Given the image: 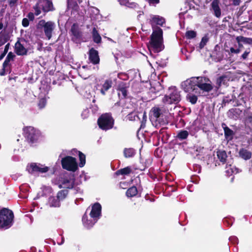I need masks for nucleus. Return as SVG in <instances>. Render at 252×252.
<instances>
[{"label":"nucleus","mask_w":252,"mask_h":252,"mask_svg":"<svg viewBox=\"0 0 252 252\" xmlns=\"http://www.w3.org/2000/svg\"><path fill=\"white\" fill-rule=\"evenodd\" d=\"M120 4L122 5H125L129 8H136L137 4L134 2L130 1V0H118Z\"/></svg>","instance_id":"23"},{"label":"nucleus","mask_w":252,"mask_h":252,"mask_svg":"<svg viewBox=\"0 0 252 252\" xmlns=\"http://www.w3.org/2000/svg\"><path fill=\"white\" fill-rule=\"evenodd\" d=\"M245 123L247 125H252V113L249 114L245 118Z\"/></svg>","instance_id":"35"},{"label":"nucleus","mask_w":252,"mask_h":252,"mask_svg":"<svg viewBox=\"0 0 252 252\" xmlns=\"http://www.w3.org/2000/svg\"><path fill=\"white\" fill-rule=\"evenodd\" d=\"M27 170L31 174H34L37 173H46L48 171L49 168L40 164L32 163L27 166Z\"/></svg>","instance_id":"13"},{"label":"nucleus","mask_w":252,"mask_h":252,"mask_svg":"<svg viewBox=\"0 0 252 252\" xmlns=\"http://www.w3.org/2000/svg\"><path fill=\"white\" fill-rule=\"evenodd\" d=\"M229 241L233 243V244H238V239L235 236H231L229 237Z\"/></svg>","instance_id":"42"},{"label":"nucleus","mask_w":252,"mask_h":252,"mask_svg":"<svg viewBox=\"0 0 252 252\" xmlns=\"http://www.w3.org/2000/svg\"><path fill=\"white\" fill-rule=\"evenodd\" d=\"M6 67H3L2 71L0 72V75L3 76L5 74V70H6Z\"/></svg>","instance_id":"54"},{"label":"nucleus","mask_w":252,"mask_h":252,"mask_svg":"<svg viewBox=\"0 0 252 252\" xmlns=\"http://www.w3.org/2000/svg\"><path fill=\"white\" fill-rule=\"evenodd\" d=\"M9 46H10V44L9 43H7L5 46L4 51H3V53H4V54H6V53H7V52H8V51L9 50Z\"/></svg>","instance_id":"51"},{"label":"nucleus","mask_w":252,"mask_h":252,"mask_svg":"<svg viewBox=\"0 0 252 252\" xmlns=\"http://www.w3.org/2000/svg\"><path fill=\"white\" fill-rule=\"evenodd\" d=\"M250 53V49H248V50H246L245 51V52L243 54V55H242L241 58L243 60H246L247 58Z\"/></svg>","instance_id":"40"},{"label":"nucleus","mask_w":252,"mask_h":252,"mask_svg":"<svg viewBox=\"0 0 252 252\" xmlns=\"http://www.w3.org/2000/svg\"><path fill=\"white\" fill-rule=\"evenodd\" d=\"M34 14L36 16L41 13V9L44 12L53 11L55 9L52 2L50 0H38L37 3L33 7Z\"/></svg>","instance_id":"7"},{"label":"nucleus","mask_w":252,"mask_h":252,"mask_svg":"<svg viewBox=\"0 0 252 252\" xmlns=\"http://www.w3.org/2000/svg\"><path fill=\"white\" fill-rule=\"evenodd\" d=\"M6 41V40L3 41L0 38V47L3 45Z\"/></svg>","instance_id":"57"},{"label":"nucleus","mask_w":252,"mask_h":252,"mask_svg":"<svg viewBox=\"0 0 252 252\" xmlns=\"http://www.w3.org/2000/svg\"><path fill=\"white\" fill-rule=\"evenodd\" d=\"M226 139L229 141L233 139L234 132L228 127H223Z\"/></svg>","instance_id":"25"},{"label":"nucleus","mask_w":252,"mask_h":252,"mask_svg":"<svg viewBox=\"0 0 252 252\" xmlns=\"http://www.w3.org/2000/svg\"><path fill=\"white\" fill-rule=\"evenodd\" d=\"M131 172V169L130 167L127 166L126 167L124 168L123 169H121L116 171V174L117 175H128Z\"/></svg>","instance_id":"30"},{"label":"nucleus","mask_w":252,"mask_h":252,"mask_svg":"<svg viewBox=\"0 0 252 252\" xmlns=\"http://www.w3.org/2000/svg\"><path fill=\"white\" fill-rule=\"evenodd\" d=\"M22 25L24 27H27L29 25V19L27 18H24L22 20Z\"/></svg>","instance_id":"43"},{"label":"nucleus","mask_w":252,"mask_h":252,"mask_svg":"<svg viewBox=\"0 0 252 252\" xmlns=\"http://www.w3.org/2000/svg\"><path fill=\"white\" fill-rule=\"evenodd\" d=\"M229 77L227 75H222L219 77L217 80V84L218 87H220L221 85H225L229 81Z\"/></svg>","instance_id":"24"},{"label":"nucleus","mask_w":252,"mask_h":252,"mask_svg":"<svg viewBox=\"0 0 252 252\" xmlns=\"http://www.w3.org/2000/svg\"><path fill=\"white\" fill-rule=\"evenodd\" d=\"M15 49L16 53L18 55L23 56L27 54V50L19 41H17L15 43Z\"/></svg>","instance_id":"18"},{"label":"nucleus","mask_w":252,"mask_h":252,"mask_svg":"<svg viewBox=\"0 0 252 252\" xmlns=\"http://www.w3.org/2000/svg\"><path fill=\"white\" fill-rule=\"evenodd\" d=\"M239 111V110L238 109H232V110H230L229 111L228 115H229V117H230L231 114H233V113L238 114Z\"/></svg>","instance_id":"47"},{"label":"nucleus","mask_w":252,"mask_h":252,"mask_svg":"<svg viewBox=\"0 0 252 252\" xmlns=\"http://www.w3.org/2000/svg\"><path fill=\"white\" fill-rule=\"evenodd\" d=\"M92 36L93 40L96 43H100L101 41V37L98 33L95 28H94L92 31Z\"/></svg>","instance_id":"27"},{"label":"nucleus","mask_w":252,"mask_h":252,"mask_svg":"<svg viewBox=\"0 0 252 252\" xmlns=\"http://www.w3.org/2000/svg\"><path fill=\"white\" fill-rule=\"evenodd\" d=\"M23 132L25 138L29 142H34L40 136L39 132L34 127H24Z\"/></svg>","instance_id":"11"},{"label":"nucleus","mask_w":252,"mask_h":252,"mask_svg":"<svg viewBox=\"0 0 252 252\" xmlns=\"http://www.w3.org/2000/svg\"><path fill=\"white\" fill-rule=\"evenodd\" d=\"M182 88L187 93V99L194 104L197 100V95H200L202 93L209 92L213 87L210 80L206 77H193L183 82Z\"/></svg>","instance_id":"1"},{"label":"nucleus","mask_w":252,"mask_h":252,"mask_svg":"<svg viewBox=\"0 0 252 252\" xmlns=\"http://www.w3.org/2000/svg\"><path fill=\"white\" fill-rule=\"evenodd\" d=\"M15 57V55L13 53L11 52H9L3 63L2 67H7L9 65V62L11 61H13Z\"/></svg>","instance_id":"29"},{"label":"nucleus","mask_w":252,"mask_h":252,"mask_svg":"<svg viewBox=\"0 0 252 252\" xmlns=\"http://www.w3.org/2000/svg\"><path fill=\"white\" fill-rule=\"evenodd\" d=\"M14 215L12 211L7 208L0 210V227L8 228L12 224Z\"/></svg>","instance_id":"6"},{"label":"nucleus","mask_w":252,"mask_h":252,"mask_svg":"<svg viewBox=\"0 0 252 252\" xmlns=\"http://www.w3.org/2000/svg\"><path fill=\"white\" fill-rule=\"evenodd\" d=\"M27 17L30 21H33L34 19V14L32 12H30L28 13Z\"/></svg>","instance_id":"45"},{"label":"nucleus","mask_w":252,"mask_h":252,"mask_svg":"<svg viewBox=\"0 0 252 252\" xmlns=\"http://www.w3.org/2000/svg\"><path fill=\"white\" fill-rule=\"evenodd\" d=\"M89 113V110L87 109L84 110L82 114V115H87Z\"/></svg>","instance_id":"58"},{"label":"nucleus","mask_w":252,"mask_h":252,"mask_svg":"<svg viewBox=\"0 0 252 252\" xmlns=\"http://www.w3.org/2000/svg\"><path fill=\"white\" fill-rule=\"evenodd\" d=\"M89 60L91 63L94 64H96L99 63V57L98 52L94 48H92L89 51Z\"/></svg>","instance_id":"14"},{"label":"nucleus","mask_w":252,"mask_h":252,"mask_svg":"<svg viewBox=\"0 0 252 252\" xmlns=\"http://www.w3.org/2000/svg\"><path fill=\"white\" fill-rule=\"evenodd\" d=\"M233 222V218H225L223 220V223L225 225H226L227 226H231L232 225Z\"/></svg>","instance_id":"37"},{"label":"nucleus","mask_w":252,"mask_h":252,"mask_svg":"<svg viewBox=\"0 0 252 252\" xmlns=\"http://www.w3.org/2000/svg\"><path fill=\"white\" fill-rule=\"evenodd\" d=\"M64 242V238L63 237H62V242L61 243H59V245H62L63 243Z\"/></svg>","instance_id":"62"},{"label":"nucleus","mask_w":252,"mask_h":252,"mask_svg":"<svg viewBox=\"0 0 252 252\" xmlns=\"http://www.w3.org/2000/svg\"><path fill=\"white\" fill-rule=\"evenodd\" d=\"M219 4V0H213L211 4V9L213 10L214 15L217 18H220L221 16V9Z\"/></svg>","instance_id":"16"},{"label":"nucleus","mask_w":252,"mask_h":252,"mask_svg":"<svg viewBox=\"0 0 252 252\" xmlns=\"http://www.w3.org/2000/svg\"><path fill=\"white\" fill-rule=\"evenodd\" d=\"M148 2L150 4L155 5L159 3V0H148Z\"/></svg>","instance_id":"48"},{"label":"nucleus","mask_w":252,"mask_h":252,"mask_svg":"<svg viewBox=\"0 0 252 252\" xmlns=\"http://www.w3.org/2000/svg\"><path fill=\"white\" fill-rule=\"evenodd\" d=\"M48 204L51 207H58L60 206V201L57 197L54 196L49 198Z\"/></svg>","instance_id":"22"},{"label":"nucleus","mask_w":252,"mask_h":252,"mask_svg":"<svg viewBox=\"0 0 252 252\" xmlns=\"http://www.w3.org/2000/svg\"><path fill=\"white\" fill-rule=\"evenodd\" d=\"M68 194V191L67 190H62L60 191L58 194L57 197L60 201L64 199Z\"/></svg>","instance_id":"32"},{"label":"nucleus","mask_w":252,"mask_h":252,"mask_svg":"<svg viewBox=\"0 0 252 252\" xmlns=\"http://www.w3.org/2000/svg\"><path fill=\"white\" fill-rule=\"evenodd\" d=\"M238 46L239 49L243 47L242 44H241L240 42L238 43Z\"/></svg>","instance_id":"61"},{"label":"nucleus","mask_w":252,"mask_h":252,"mask_svg":"<svg viewBox=\"0 0 252 252\" xmlns=\"http://www.w3.org/2000/svg\"><path fill=\"white\" fill-rule=\"evenodd\" d=\"M196 35V33L193 31H189L186 33V36L188 39L194 38Z\"/></svg>","instance_id":"34"},{"label":"nucleus","mask_w":252,"mask_h":252,"mask_svg":"<svg viewBox=\"0 0 252 252\" xmlns=\"http://www.w3.org/2000/svg\"><path fill=\"white\" fill-rule=\"evenodd\" d=\"M135 153V150L131 148H125L124 150V155L125 157L126 158H129L134 157Z\"/></svg>","instance_id":"26"},{"label":"nucleus","mask_w":252,"mask_h":252,"mask_svg":"<svg viewBox=\"0 0 252 252\" xmlns=\"http://www.w3.org/2000/svg\"><path fill=\"white\" fill-rule=\"evenodd\" d=\"M114 122L111 113H105L98 118L97 122L98 126H113Z\"/></svg>","instance_id":"12"},{"label":"nucleus","mask_w":252,"mask_h":252,"mask_svg":"<svg viewBox=\"0 0 252 252\" xmlns=\"http://www.w3.org/2000/svg\"><path fill=\"white\" fill-rule=\"evenodd\" d=\"M169 94L164 95L162 98V102L166 104H176L181 100L180 92L176 87H171L169 88Z\"/></svg>","instance_id":"5"},{"label":"nucleus","mask_w":252,"mask_h":252,"mask_svg":"<svg viewBox=\"0 0 252 252\" xmlns=\"http://www.w3.org/2000/svg\"><path fill=\"white\" fill-rule=\"evenodd\" d=\"M119 91L121 93L124 97L126 96L127 91L125 88H121L119 89Z\"/></svg>","instance_id":"44"},{"label":"nucleus","mask_w":252,"mask_h":252,"mask_svg":"<svg viewBox=\"0 0 252 252\" xmlns=\"http://www.w3.org/2000/svg\"><path fill=\"white\" fill-rule=\"evenodd\" d=\"M62 167L69 171L75 172L78 169L76 159L70 156H66L61 160Z\"/></svg>","instance_id":"8"},{"label":"nucleus","mask_w":252,"mask_h":252,"mask_svg":"<svg viewBox=\"0 0 252 252\" xmlns=\"http://www.w3.org/2000/svg\"><path fill=\"white\" fill-rule=\"evenodd\" d=\"M112 85V81L111 80H106L104 84L102 85V87L100 90V92L103 95H105L106 92H107L110 88H111Z\"/></svg>","instance_id":"21"},{"label":"nucleus","mask_w":252,"mask_h":252,"mask_svg":"<svg viewBox=\"0 0 252 252\" xmlns=\"http://www.w3.org/2000/svg\"><path fill=\"white\" fill-rule=\"evenodd\" d=\"M164 23V19L159 16H153L150 20V23L152 27H154L156 25L162 26Z\"/></svg>","instance_id":"19"},{"label":"nucleus","mask_w":252,"mask_h":252,"mask_svg":"<svg viewBox=\"0 0 252 252\" xmlns=\"http://www.w3.org/2000/svg\"><path fill=\"white\" fill-rule=\"evenodd\" d=\"M189 135V133L186 130H181L179 131L177 135V137L180 140L185 139Z\"/></svg>","instance_id":"33"},{"label":"nucleus","mask_w":252,"mask_h":252,"mask_svg":"<svg viewBox=\"0 0 252 252\" xmlns=\"http://www.w3.org/2000/svg\"><path fill=\"white\" fill-rule=\"evenodd\" d=\"M71 32L73 35L76 37L79 36V32L75 30L73 27L71 28Z\"/></svg>","instance_id":"49"},{"label":"nucleus","mask_w":252,"mask_h":252,"mask_svg":"<svg viewBox=\"0 0 252 252\" xmlns=\"http://www.w3.org/2000/svg\"><path fill=\"white\" fill-rule=\"evenodd\" d=\"M18 0H8V4L10 7H13L17 5Z\"/></svg>","instance_id":"41"},{"label":"nucleus","mask_w":252,"mask_h":252,"mask_svg":"<svg viewBox=\"0 0 252 252\" xmlns=\"http://www.w3.org/2000/svg\"><path fill=\"white\" fill-rule=\"evenodd\" d=\"M72 155L78 154L79 157L80 162L79 166L80 167H83L86 163V156L82 152L77 151L76 149H72L70 153Z\"/></svg>","instance_id":"17"},{"label":"nucleus","mask_w":252,"mask_h":252,"mask_svg":"<svg viewBox=\"0 0 252 252\" xmlns=\"http://www.w3.org/2000/svg\"><path fill=\"white\" fill-rule=\"evenodd\" d=\"M208 41V39L207 37H206L205 36L203 37L202 38L201 41L199 44L200 49H202L204 47V46L206 44Z\"/></svg>","instance_id":"36"},{"label":"nucleus","mask_w":252,"mask_h":252,"mask_svg":"<svg viewBox=\"0 0 252 252\" xmlns=\"http://www.w3.org/2000/svg\"><path fill=\"white\" fill-rule=\"evenodd\" d=\"M55 28V24L51 21L46 22L44 20H40L37 25V29L43 28L44 33L48 39L52 37V33Z\"/></svg>","instance_id":"9"},{"label":"nucleus","mask_w":252,"mask_h":252,"mask_svg":"<svg viewBox=\"0 0 252 252\" xmlns=\"http://www.w3.org/2000/svg\"><path fill=\"white\" fill-rule=\"evenodd\" d=\"M73 0H67L68 7H70L72 5L77 6L76 4L72 2Z\"/></svg>","instance_id":"50"},{"label":"nucleus","mask_w":252,"mask_h":252,"mask_svg":"<svg viewBox=\"0 0 252 252\" xmlns=\"http://www.w3.org/2000/svg\"><path fill=\"white\" fill-rule=\"evenodd\" d=\"M99 127V128H100L101 129H102L103 130L107 131V130L110 129L112 127Z\"/></svg>","instance_id":"55"},{"label":"nucleus","mask_w":252,"mask_h":252,"mask_svg":"<svg viewBox=\"0 0 252 252\" xmlns=\"http://www.w3.org/2000/svg\"><path fill=\"white\" fill-rule=\"evenodd\" d=\"M77 192H81V189H79L78 188H77L76 189Z\"/></svg>","instance_id":"64"},{"label":"nucleus","mask_w":252,"mask_h":252,"mask_svg":"<svg viewBox=\"0 0 252 252\" xmlns=\"http://www.w3.org/2000/svg\"><path fill=\"white\" fill-rule=\"evenodd\" d=\"M240 157L245 160H248L251 158L252 157V153L245 148H242L239 152Z\"/></svg>","instance_id":"20"},{"label":"nucleus","mask_w":252,"mask_h":252,"mask_svg":"<svg viewBox=\"0 0 252 252\" xmlns=\"http://www.w3.org/2000/svg\"><path fill=\"white\" fill-rule=\"evenodd\" d=\"M246 39H247V37L243 36H237L236 38L238 43L242 42H244V43H245V42H246Z\"/></svg>","instance_id":"38"},{"label":"nucleus","mask_w":252,"mask_h":252,"mask_svg":"<svg viewBox=\"0 0 252 252\" xmlns=\"http://www.w3.org/2000/svg\"><path fill=\"white\" fill-rule=\"evenodd\" d=\"M232 160H228L226 164L225 173L227 176H230L233 174L237 173L239 172L238 169L235 166H232Z\"/></svg>","instance_id":"15"},{"label":"nucleus","mask_w":252,"mask_h":252,"mask_svg":"<svg viewBox=\"0 0 252 252\" xmlns=\"http://www.w3.org/2000/svg\"><path fill=\"white\" fill-rule=\"evenodd\" d=\"M223 59V55L222 54H221L220 55H219L218 59H217V61L218 62H220Z\"/></svg>","instance_id":"56"},{"label":"nucleus","mask_w":252,"mask_h":252,"mask_svg":"<svg viewBox=\"0 0 252 252\" xmlns=\"http://www.w3.org/2000/svg\"><path fill=\"white\" fill-rule=\"evenodd\" d=\"M74 179L73 175L65 173L61 176L59 179L60 188L72 189L74 187Z\"/></svg>","instance_id":"10"},{"label":"nucleus","mask_w":252,"mask_h":252,"mask_svg":"<svg viewBox=\"0 0 252 252\" xmlns=\"http://www.w3.org/2000/svg\"><path fill=\"white\" fill-rule=\"evenodd\" d=\"M217 156L220 160L222 163H224L227 158L226 153L224 151H218L217 152Z\"/></svg>","instance_id":"28"},{"label":"nucleus","mask_w":252,"mask_h":252,"mask_svg":"<svg viewBox=\"0 0 252 252\" xmlns=\"http://www.w3.org/2000/svg\"><path fill=\"white\" fill-rule=\"evenodd\" d=\"M233 4L234 5H238L240 4L241 0H232Z\"/></svg>","instance_id":"53"},{"label":"nucleus","mask_w":252,"mask_h":252,"mask_svg":"<svg viewBox=\"0 0 252 252\" xmlns=\"http://www.w3.org/2000/svg\"><path fill=\"white\" fill-rule=\"evenodd\" d=\"M164 110L158 106L153 107L150 112V120L153 126L166 125L168 124L166 116L163 113Z\"/></svg>","instance_id":"2"},{"label":"nucleus","mask_w":252,"mask_h":252,"mask_svg":"<svg viewBox=\"0 0 252 252\" xmlns=\"http://www.w3.org/2000/svg\"><path fill=\"white\" fill-rule=\"evenodd\" d=\"M3 27V23H2L1 20H0V30H1Z\"/></svg>","instance_id":"60"},{"label":"nucleus","mask_w":252,"mask_h":252,"mask_svg":"<svg viewBox=\"0 0 252 252\" xmlns=\"http://www.w3.org/2000/svg\"><path fill=\"white\" fill-rule=\"evenodd\" d=\"M245 43L252 45V38L250 37H247Z\"/></svg>","instance_id":"52"},{"label":"nucleus","mask_w":252,"mask_h":252,"mask_svg":"<svg viewBox=\"0 0 252 252\" xmlns=\"http://www.w3.org/2000/svg\"><path fill=\"white\" fill-rule=\"evenodd\" d=\"M166 128H167V127H164L163 128H162V129H161L160 130V132H162V131L163 130L166 129Z\"/></svg>","instance_id":"63"},{"label":"nucleus","mask_w":252,"mask_h":252,"mask_svg":"<svg viewBox=\"0 0 252 252\" xmlns=\"http://www.w3.org/2000/svg\"><path fill=\"white\" fill-rule=\"evenodd\" d=\"M162 43V30L158 27L153 31L151 36V45L155 52H158L163 49Z\"/></svg>","instance_id":"3"},{"label":"nucleus","mask_w":252,"mask_h":252,"mask_svg":"<svg viewBox=\"0 0 252 252\" xmlns=\"http://www.w3.org/2000/svg\"><path fill=\"white\" fill-rule=\"evenodd\" d=\"M137 194V189L136 187L133 186L127 189L126 195L127 197H131Z\"/></svg>","instance_id":"31"},{"label":"nucleus","mask_w":252,"mask_h":252,"mask_svg":"<svg viewBox=\"0 0 252 252\" xmlns=\"http://www.w3.org/2000/svg\"><path fill=\"white\" fill-rule=\"evenodd\" d=\"M101 206L98 203H95L92 206V210L90 214V216L94 221L88 223L87 216L85 214L82 218V221L84 226L87 228H90L96 222L98 219L101 216Z\"/></svg>","instance_id":"4"},{"label":"nucleus","mask_w":252,"mask_h":252,"mask_svg":"<svg viewBox=\"0 0 252 252\" xmlns=\"http://www.w3.org/2000/svg\"><path fill=\"white\" fill-rule=\"evenodd\" d=\"M5 55L6 54H4V53L3 52V53H2L0 56V60H1L5 56Z\"/></svg>","instance_id":"59"},{"label":"nucleus","mask_w":252,"mask_h":252,"mask_svg":"<svg viewBox=\"0 0 252 252\" xmlns=\"http://www.w3.org/2000/svg\"><path fill=\"white\" fill-rule=\"evenodd\" d=\"M38 105L40 108H43L45 105V101L44 99H41L39 101Z\"/></svg>","instance_id":"46"},{"label":"nucleus","mask_w":252,"mask_h":252,"mask_svg":"<svg viewBox=\"0 0 252 252\" xmlns=\"http://www.w3.org/2000/svg\"><path fill=\"white\" fill-rule=\"evenodd\" d=\"M240 51H241V50L239 48L235 49L233 47H231L230 48V52H229V54L230 55V53L237 54H239L240 52Z\"/></svg>","instance_id":"39"}]
</instances>
